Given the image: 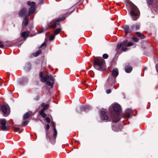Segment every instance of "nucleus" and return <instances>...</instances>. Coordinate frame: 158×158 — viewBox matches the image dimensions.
Returning a JSON list of instances; mask_svg holds the SVG:
<instances>
[{
    "mask_svg": "<svg viewBox=\"0 0 158 158\" xmlns=\"http://www.w3.org/2000/svg\"><path fill=\"white\" fill-rule=\"evenodd\" d=\"M2 42H0V48H3V45L2 44Z\"/></svg>",
    "mask_w": 158,
    "mask_h": 158,
    "instance_id": "nucleus-40",
    "label": "nucleus"
},
{
    "mask_svg": "<svg viewBox=\"0 0 158 158\" xmlns=\"http://www.w3.org/2000/svg\"><path fill=\"white\" fill-rule=\"evenodd\" d=\"M123 29L125 33L127 34L130 33L131 32V30H130L128 25H125L123 26Z\"/></svg>",
    "mask_w": 158,
    "mask_h": 158,
    "instance_id": "nucleus-14",
    "label": "nucleus"
},
{
    "mask_svg": "<svg viewBox=\"0 0 158 158\" xmlns=\"http://www.w3.org/2000/svg\"><path fill=\"white\" fill-rule=\"evenodd\" d=\"M157 2L156 4H154V9L156 12L158 13V0H157Z\"/></svg>",
    "mask_w": 158,
    "mask_h": 158,
    "instance_id": "nucleus-22",
    "label": "nucleus"
},
{
    "mask_svg": "<svg viewBox=\"0 0 158 158\" xmlns=\"http://www.w3.org/2000/svg\"><path fill=\"white\" fill-rule=\"evenodd\" d=\"M0 123L1 124L2 130L3 131H7L8 130L7 127L6 126V121L5 119H2L0 120Z\"/></svg>",
    "mask_w": 158,
    "mask_h": 158,
    "instance_id": "nucleus-7",
    "label": "nucleus"
},
{
    "mask_svg": "<svg viewBox=\"0 0 158 158\" xmlns=\"http://www.w3.org/2000/svg\"><path fill=\"white\" fill-rule=\"evenodd\" d=\"M122 46L130 47L133 45L131 42H128L127 40H126L122 42Z\"/></svg>",
    "mask_w": 158,
    "mask_h": 158,
    "instance_id": "nucleus-12",
    "label": "nucleus"
},
{
    "mask_svg": "<svg viewBox=\"0 0 158 158\" xmlns=\"http://www.w3.org/2000/svg\"><path fill=\"white\" fill-rule=\"evenodd\" d=\"M23 129L21 131H19V132H18L19 133V134L20 133L22 132V131H23Z\"/></svg>",
    "mask_w": 158,
    "mask_h": 158,
    "instance_id": "nucleus-45",
    "label": "nucleus"
},
{
    "mask_svg": "<svg viewBox=\"0 0 158 158\" xmlns=\"http://www.w3.org/2000/svg\"><path fill=\"white\" fill-rule=\"evenodd\" d=\"M132 110L131 109H127L125 111V113L124 116V118H129L132 116Z\"/></svg>",
    "mask_w": 158,
    "mask_h": 158,
    "instance_id": "nucleus-9",
    "label": "nucleus"
},
{
    "mask_svg": "<svg viewBox=\"0 0 158 158\" xmlns=\"http://www.w3.org/2000/svg\"><path fill=\"white\" fill-rule=\"evenodd\" d=\"M55 38V35H51L50 36V40H53Z\"/></svg>",
    "mask_w": 158,
    "mask_h": 158,
    "instance_id": "nucleus-33",
    "label": "nucleus"
},
{
    "mask_svg": "<svg viewBox=\"0 0 158 158\" xmlns=\"http://www.w3.org/2000/svg\"><path fill=\"white\" fill-rule=\"evenodd\" d=\"M27 12V9L25 8H23L19 12V15L21 17H23L26 14Z\"/></svg>",
    "mask_w": 158,
    "mask_h": 158,
    "instance_id": "nucleus-11",
    "label": "nucleus"
},
{
    "mask_svg": "<svg viewBox=\"0 0 158 158\" xmlns=\"http://www.w3.org/2000/svg\"><path fill=\"white\" fill-rule=\"evenodd\" d=\"M19 129V128H17L15 130V131H17Z\"/></svg>",
    "mask_w": 158,
    "mask_h": 158,
    "instance_id": "nucleus-46",
    "label": "nucleus"
},
{
    "mask_svg": "<svg viewBox=\"0 0 158 158\" xmlns=\"http://www.w3.org/2000/svg\"><path fill=\"white\" fill-rule=\"evenodd\" d=\"M140 27V26L139 24H136L132 25L131 27V28L132 30H137L139 29Z\"/></svg>",
    "mask_w": 158,
    "mask_h": 158,
    "instance_id": "nucleus-18",
    "label": "nucleus"
},
{
    "mask_svg": "<svg viewBox=\"0 0 158 158\" xmlns=\"http://www.w3.org/2000/svg\"><path fill=\"white\" fill-rule=\"evenodd\" d=\"M40 115H41L42 117L44 118H45L47 116V114L46 113L44 112L43 113H40Z\"/></svg>",
    "mask_w": 158,
    "mask_h": 158,
    "instance_id": "nucleus-31",
    "label": "nucleus"
},
{
    "mask_svg": "<svg viewBox=\"0 0 158 158\" xmlns=\"http://www.w3.org/2000/svg\"><path fill=\"white\" fill-rule=\"evenodd\" d=\"M65 19V18H64L62 19H56L55 21V23L53 25H52V27L53 28H55L57 25L59 24V21H63Z\"/></svg>",
    "mask_w": 158,
    "mask_h": 158,
    "instance_id": "nucleus-13",
    "label": "nucleus"
},
{
    "mask_svg": "<svg viewBox=\"0 0 158 158\" xmlns=\"http://www.w3.org/2000/svg\"><path fill=\"white\" fill-rule=\"evenodd\" d=\"M1 85V84H0V85Z\"/></svg>",
    "mask_w": 158,
    "mask_h": 158,
    "instance_id": "nucleus-50",
    "label": "nucleus"
},
{
    "mask_svg": "<svg viewBox=\"0 0 158 158\" xmlns=\"http://www.w3.org/2000/svg\"><path fill=\"white\" fill-rule=\"evenodd\" d=\"M101 119L105 122H108L111 121L110 119L108 118V117L106 115V113L104 111H102L101 114Z\"/></svg>",
    "mask_w": 158,
    "mask_h": 158,
    "instance_id": "nucleus-8",
    "label": "nucleus"
},
{
    "mask_svg": "<svg viewBox=\"0 0 158 158\" xmlns=\"http://www.w3.org/2000/svg\"><path fill=\"white\" fill-rule=\"evenodd\" d=\"M53 130H54L53 136L54 138H56V135H57V131L56 127L54 126L53 127Z\"/></svg>",
    "mask_w": 158,
    "mask_h": 158,
    "instance_id": "nucleus-26",
    "label": "nucleus"
},
{
    "mask_svg": "<svg viewBox=\"0 0 158 158\" xmlns=\"http://www.w3.org/2000/svg\"><path fill=\"white\" fill-rule=\"evenodd\" d=\"M61 30V28H58L55 30L54 32V35H56L60 33Z\"/></svg>",
    "mask_w": 158,
    "mask_h": 158,
    "instance_id": "nucleus-23",
    "label": "nucleus"
},
{
    "mask_svg": "<svg viewBox=\"0 0 158 158\" xmlns=\"http://www.w3.org/2000/svg\"><path fill=\"white\" fill-rule=\"evenodd\" d=\"M41 106L46 110L48 108L49 105L48 104H44V103H43L41 104Z\"/></svg>",
    "mask_w": 158,
    "mask_h": 158,
    "instance_id": "nucleus-28",
    "label": "nucleus"
},
{
    "mask_svg": "<svg viewBox=\"0 0 158 158\" xmlns=\"http://www.w3.org/2000/svg\"><path fill=\"white\" fill-rule=\"evenodd\" d=\"M106 86H107V85H106ZM107 86H106V88H107Z\"/></svg>",
    "mask_w": 158,
    "mask_h": 158,
    "instance_id": "nucleus-48",
    "label": "nucleus"
},
{
    "mask_svg": "<svg viewBox=\"0 0 158 158\" xmlns=\"http://www.w3.org/2000/svg\"><path fill=\"white\" fill-rule=\"evenodd\" d=\"M122 128V126H120L119 127H116L115 126H112V129L113 130L116 131H118L121 130V129Z\"/></svg>",
    "mask_w": 158,
    "mask_h": 158,
    "instance_id": "nucleus-17",
    "label": "nucleus"
},
{
    "mask_svg": "<svg viewBox=\"0 0 158 158\" xmlns=\"http://www.w3.org/2000/svg\"><path fill=\"white\" fill-rule=\"evenodd\" d=\"M118 72L117 69H113L108 78V81L112 85H114L116 82L115 78L118 76Z\"/></svg>",
    "mask_w": 158,
    "mask_h": 158,
    "instance_id": "nucleus-5",
    "label": "nucleus"
},
{
    "mask_svg": "<svg viewBox=\"0 0 158 158\" xmlns=\"http://www.w3.org/2000/svg\"><path fill=\"white\" fill-rule=\"evenodd\" d=\"M113 110L116 113L115 114H112L111 115V117L113 120V122L117 123L120 119V116L118 114L121 110V108L120 105L118 104H114L112 106Z\"/></svg>",
    "mask_w": 158,
    "mask_h": 158,
    "instance_id": "nucleus-2",
    "label": "nucleus"
},
{
    "mask_svg": "<svg viewBox=\"0 0 158 158\" xmlns=\"http://www.w3.org/2000/svg\"><path fill=\"white\" fill-rule=\"evenodd\" d=\"M46 109L43 107V108L41 109V111H40V113H43L45 111Z\"/></svg>",
    "mask_w": 158,
    "mask_h": 158,
    "instance_id": "nucleus-39",
    "label": "nucleus"
},
{
    "mask_svg": "<svg viewBox=\"0 0 158 158\" xmlns=\"http://www.w3.org/2000/svg\"><path fill=\"white\" fill-rule=\"evenodd\" d=\"M156 69L157 70V71L158 73V66H157V64H156Z\"/></svg>",
    "mask_w": 158,
    "mask_h": 158,
    "instance_id": "nucleus-44",
    "label": "nucleus"
},
{
    "mask_svg": "<svg viewBox=\"0 0 158 158\" xmlns=\"http://www.w3.org/2000/svg\"><path fill=\"white\" fill-rule=\"evenodd\" d=\"M49 127H50L49 125V124H47L46 125V130L47 131H48L49 129Z\"/></svg>",
    "mask_w": 158,
    "mask_h": 158,
    "instance_id": "nucleus-37",
    "label": "nucleus"
},
{
    "mask_svg": "<svg viewBox=\"0 0 158 158\" xmlns=\"http://www.w3.org/2000/svg\"><path fill=\"white\" fill-rule=\"evenodd\" d=\"M136 34H137L142 39H143L144 38V36L143 34H141L140 33L138 32H137L135 33Z\"/></svg>",
    "mask_w": 158,
    "mask_h": 158,
    "instance_id": "nucleus-27",
    "label": "nucleus"
},
{
    "mask_svg": "<svg viewBox=\"0 0 158 158\" xmlns=\"http://www.w3.org/2000/svg\"><path fill=\"white\" fill-rule=\"evenodd\" d=\"M132 67L129 65L126 66L125 68V71L127 73H130L132 71Z\"/></svg>",
    "mask_w": 158,
    "mask_h": 158,
    "instance_id": "nucleus-16",
    "label": "nucleus"
},
{
    "mask_svg": "<svg viewBox=\"0 0 158 158\" xmlns=\"http://www.w3.org/2000/svg\"><path fill=\"white\" fill-rule=\"evenodd\" d=\"M8 106L3 105L2 106L1 110L2 111L3 113L4 114H6L7 113L8 114L9 113V108H8Z\"/></svg>",
    "mask_w": 158,
    "mask_h": 158,
    "instance_id": "nucleus-10",
    "label": "nucleus"
},
{
    "mask_svg": "<svg viewBox=\"0 0 158 158\" xmlns=\"http://www.w3.org/2000/svg\"><path fill=\"white\" fill-rule=\"evenodd\" d=\"M90 107L89 106H83L80 108V109L81 110H84L86 109H90Z\"/></svg>",
    "mask_w": 158,
    "mask_h": 158,
    "instance_id": "nucleus-24",
    "label": "nucleus"
},
{
    "mask_svg": "<svg viewBox=\"0 0 158 158\" xmlns=\"http://www.w3.org/2000/svg\"><path fill=\"white\" fill-rule=\"evenodd\" d=\"M130 14L133 20L138 19L139 16V11L136 6L134 4L131 5Z\"/></svg>",
    "mask_w": 158,
    "mask_h": 158,
    "instance_id": "nucleus-4",
    "label": "nucleus"
},
{
    "mask_svg": "<svg viewBox=\"0 0 158 158\" xmlns=\"http://www.w3.org/2000/svg\"><path fill=\"white\" fill-rule=\"evenodd\" d=\"M27 79L25 78L23 79L22 81L19 82V84L20 85H24L26 84L28 82Z\"/></svg>",
    "mask_w": 158,
    "mask_h": 158,
    "instance_id": "nucleus-20",
    "label": "nucleus"
},
{
    "mask_svg": "<svg viewBox=\"0 0 158 158\" xmlns=\"http://www.w3.org/2000/svg\"><path fill=\"white\" fill-rule=\"evenodd\" d=\"M31 112L29 111L27 112V113H26L23 115V119H26L30 117L31 114Z\"/></svg>",
    "mask_w": 158,
    "mask_h": 158,
    "instance_id": "nucleus-19",
    "label": "nucleus"
},
{
    "mask_svg": "<svg viewBox=\"0 0 158 158\" xmlns=\"http://www.w3.org/2000/svg\"><path fill=\"white\" fill-rule=\"evenodd\" d=\"M29 34V32L28 31L23 32L22 33V37L24 38H26L28 36Z\"/></svg>",
    "mask_w": 158,
    "mask_h": 158,
    "instance_id": "nucleus-21",
    "label": "nucleus"
},
{
    "mask_svg": "<svg viewBox=\"0 0 158 158\" xmlns=\"http://www.w3.org/2000/svg\"><path fill=\"white\" fill-rule=\"evenodd\" d=\"M55 123L54 122H52V127H53H53H54V126L55 127Z\"/></svg>",
    "mask_w": 158,
    "mask_h": 158,
    "instance_id": "nucleus-42",
    "label": "nucleus"
},
{
    "mask_svg": "<svg viewBox=\"0 0 158 158\" xmlns=\"http://www.w3.org/2000/svg\"><path fill=\"white\" fill-rule=\"evenodd\" d=\"M111 91V89H107L106 90V92L107 94H110Z\"/></svg>",
    "mask_w": 158,
    "mask_h": 158,
    "instance_id": "nucleus-35",
    "label": "nucleus"
},
{
    "mask_svg": "<svg viewBox=\"0 0 158 158\" xmlns=\"http://www.w3.org/2000/svg\"><path fill=\"white\" fill-rule=\"evenodd\" d=\"M102 57L103 58L106 59L108 57V55L106 53L104 54L103 55Z\"/></svg>",
    "mask_w": 158,
    "mask_h": 158,
    "instance_id": "nucleus-32",
    "label": "nucleus"
},
{
    "mask_svg": "<svg viewBox=\"0 0 158 158\" xmlns=\"http://www.w3.org/2000/svg\"><path fill=\"white\" fill-rule=\"evenodd\" d=\"M105 60L102 58L96 57L94 62V66L96 69L103 71L105 69Z\"/></svg>",
    "mask_w": 158,
    "mask_h": 158,
    "instance_id": "nucleus-1",
    "label": "nucleus"
},
{
    "mask_svg": "<svg viewBox=\"0 0 158 158\" xmlns=\"http://www.w3.org/2000/svg\"><path fill=\"white\" fill-rule=\"evenodd\" d=\"M127 49V47L124 48V46H123L122 48V50L123 51H126Z\"/></svg>",
    "mask_w": 158,
    "mask_h": 158,
    "instance_id": "nucleus-36",
    "label": "nucleus"
},
{
    "mask_svg": "<svg viewBox=\"0 0 158 158\" xmlns=\"http://www.w3.org/2000/svg\"><path fill=\"white\" fill-rule=\"evenodd\" d=\"M122 46V43L120 44H118L117 45L116 50L117 51H118V50Z\"/></svg>",
    "mask_w": 158,
    "mask_h": 158,
    "instance_id": "nucleus-29",
    "label": "nucleus"
},
{
    "mask_svg": "<svg viewBox=\"0 0 158 158\" xmlns=\"http://www.w3.org/2000/svg\"><path fill=\"white\" fill-rule=\"evenodd\" d=\"M41 32H40L39 33H41Z\"/></svg>",
    "mask_w": 158,
    "mask_h": 158,
    "instance_id": "nucleus-49",
    "label": "nucleus"
},
{
    "mask_svg": "<svg viewBox=\"0 0 158 158\" xmlns=\"http://www.w3.org/2000/svg\"><path fill=\"white\" fill-rule=\"evenodd\" d=\"M44 73L42 72L40 73V77L41 78V81L43 82H46V84L49 86H52L54 82V79L52 75L44 76Z\"/></svg>",
    "mask_w": 158,
    "mask_h": 158,
    "instance_id": "nucleus-3",
    "label": "nucleus"
},
{
    "mask_svg": "<svg viewBox=\"0 0 158 158\" xmlns=\"http://www.w3.org/2000/svg\"><path fill=\"white\" fill-rule=\"evenodd\" d=\"M29 18L27 16H26L24 18V21L23 22V25L26 26L28 24Z\"/></svg>",
    "mask_w": 158,
    "mask_h": 158,
    "instance_id": "nucleus-15",
    "label": "nucleus"
},
{
    "mask_svg": "<svg viewBox=\"0 0 158 158\" xmlns=\"http://www.w3.org/2000/svg\"><path fill=\"white\" fill-rule=\"evenodd\" d=\"M27 123H28V122L27 120L24 121L23 122V125L24 126V125H27Z\"/></svg>",
    "mask_w": 158,
    "mask_h": 158,
    "instance_id": "nucleus-38",
    "label": "nucleus"
},
{
    "mask_svg": "<svg viewBox=\"0 0 158 158\" xmlns=\"http://www.w3.org/2000/svg\"><path fill=\"white\" fill-rule=\"evenodd\" d=\"M27 4L29 6H31V7L29 9L28 15L30 16L32 14L35 10V2H31L29 1L27 2Z\"/></svg>",
    "mask_w": 158,
    "mask_h": 158,
    "instance_id": "nucleus-6",
    "label": "nucleus"
},
{
    "mask_svg": "<svg viewBox=\"0 0 158 158\" xmlns=\"http://www.w3.org/2000/svg\"><path fill=\"white\" fill-rule=\"evenodd\" d=\"M41 52V50H39L37 52L33 53L32 55L33 56H38Z\"/></svg>",
    "mask_w": 158,
    "mask_h": 158,
    "instance_id": "nucleus-25",
    "label": "nucleus"
},
{
    "mask_svg": "<svg viewBox=\"0 0 158 158\" xmlns=\"http://www.w3.org/2000/svg\"><path fill=\"white\" fill-rule=\"evenodd\" d=\"M45 120H46V121L48 123H50V119L48 117H47L46 118Z\"/></svg>",
    "mask_w": 158,
    "mask_h": 158,
    "instance_id": "nucleus-34",
    "label": "nucleus"
},
{
    "mask_svg": "<svg viewBox=\"0 0 158 158\" xmlns=\"http://www.w3.org/2000/svg\"><path fill=\"white\" fill-rule=\"evenodd\" d=\"M132 39L135 42H137L139 41V39L136 37H134L132 38Z\"/></svg>",
    "mask_w": 158,
    "mask_h": 158,
    "instance_id": "nucleus-30",
    "label": "nucleus"
},
{
    "mask_svg": "<svg viewBox=\"0 0 158 158\" xmlns=\"http://www.w3.org/2000/svg\"><path fill=\"white\" fill-rule=\"evenodd\" d=\"M45 45H46L45 43L44 42L40 46V47L42 48L43 46H45Z\"/></svg>",
    "mask_w": 158,
    "mask_h": 158,
    "instance_id": "nucleus-41",
    "label": "nucleus"
},
{
    "mask_svg": "<svg viewBox=\"0 0 158 158\" xmlns=\"http://www.w3.org/2000/svg\"><path fill=\"white\" fill-rule=\"evenodd\" d=\"M114 89H116V88H115V86H114Z\"/></svg>",
    "mask_w": 158,
    "mask_h": 158,
    "instance_id": "nucleus-47",
    "label": "nucleus"
},
{
    "mask_svg": "<svg viewBox=\"0 0 158 158\" xmlns=\"http://www.w3.org/2000/svg\"><path fill=\"white\" fill-rule=\"evenodd\" d=\"M44 2V0H41V1L39 2V4H41L42 3H43Z\"/></svg>",
    "mask_w": 158,
    "mask_h": 158,
    "instance_id": "nucleus-43",
    "label": "nucleus"
}]
</instances>
